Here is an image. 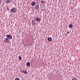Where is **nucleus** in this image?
I'll use <instances>...</instances> for the list:
<instances>
[{
    "label": "nucleus",
    "mask_w": 80,
    "mask_h": 80,
    "mask_svg": "<svg viewBox=\"0 0 80 80\" xmlns=\"http://www.w3.org/2000/svg\"><path fill=\"white\" fill-rule=\"evenodd\" d=\"M79 61L80 62V58L79 59Z\"/></svg>",
    "instance_id": "6ab92c4d"
},
{
    "label": "nucleus",
    "mask_w": 80,
    "mask_h": 80,
    "mask_svg": "<svg viewBox=\"0 0 80 80\" xmlns=\"http://www.w3.org/2000/svg\"><path fill=\"white\" fill-rule=\"evenodd\" d=\"M36 20H37V22H40V20H41V19H40V18H37L36 19Z\"/></svg>",
    "instance_id": "423d86ee"
},
{
    "label": "nucleus",
    "mask_w": 80,
    "mask_h": 80,
    "mask_svg": "<svg viewBox=\"0 0 80 80\" xmlns=\"http://www.w3.org/2000/svg\"><path fill=\"white\" fill-rule=\"evenodd\" d=\"M70 33V32H67L66 35H68V33Z\"/></svg>",
    "instance_id": "dca6fc26"
},
{
    "label": "nucleus",
    "mask_w": 80,
    "mask_h": 80,
    "mask_svg": "<svg viewBox=\"0 0 80 80\" xmlns=\"http://www.w3.org/2000/svg\"><path fill=\"white\" fill-rule=\"evenodd\" d=\"M72 27H73V26H72V24H71L69 25V28H72Z\"/></svg>",
    "instance_id": "9b49d317"
},
{
    "label": "nucleus",
    "mask_w": 80,
    "mask_h": 80,
    "mask_svg": "<svg viewBox=\"0 0 80 80\" xmlns=\"http://www.w3.org/2000/svg\"><path fill=\"white\" fill-rule=\"evenodd\" d=\"M18 57H19V60H22V58H21V57L20 56H18Z\"/></svg>",
    "instance_id": "4468645a"
},
{
    "label": "nucleus",
    "mask_w": 80,
    "mask_h": 80,
    "mask_svg": "<svg viewBox=\"0 0 80 80\" xmlns=\"http://www.w3.org/2000/svg\"><path fill=\"white\" fill-rule=\"evenodd\" d=\"M21 72H22V73H25V74H27V72L26 71H25L24 69L22 70Z\"/></svg>",
    "instance_id": "39448f33"
},
{
    "label": "nucleus",
    "mask_w": 80,
    "mask_h": 80,
    "mask_svg": "<svg viewBox=\"0 0 80 80\" xmlns=\"http://www.w3.org/2000/svg\"><path fill=\"white\" fill-rule=\"evenodd\" d=\"M2 2V1H1V0H0V4H1V3Z\"/></svg>",
    "instance_id": "f3484780"
},
{
    "label": "nucleus",
    "mask_w": 80,
    "mask_h": 80,
    "mask_svg": "<svg viewBox=\"0 0 80 80\" xmlns=\"http://www.w3.org/2000/svg\"><path fill=\"white\" fill-rule=\"evenodd\" d=\"M35 9L38 10V8H39V5H36L35 6Z\"/></svg>",
    "instance_id": "20e7f679"
},
{
    "label": "nucleus",
    "mask_w": 80,
    "mask_h": 80,
    "mask_svg": "<svg viewBox=\"0 0 80 80\" xmlns=\"http://www.w3.org/2000/svg\"><path fill=\"white\" fill-rule=\"evenodd\" d=\"M7 8V9L8 10H9V9L8 8Z\"/></svg>",
    "instance_id": "a211bd4d"
},
{
    "label": "nucleus",
    "mask_w": 80,
    "mask_h": 80,
    "mask_svg": "<svg viewBox=\"0 0 80 80\" xmlns=\"http://www.w3.org/2000/svg\"><path fill=\"white\" fill-rule=\"evenodd\" d=\"M16 8H14L13 9H11V12H13V13H14V12H16Z\"/></svg>",
    "instance_id": "7ed1b4c3"
},
{
    "label": "nucleus",
    "mask_w": 80,
    "mask_h": 80,
    "mask_svg": "<svg viewBox=\"0 0 80 80\" xmlns=\"http://www.w3.org/2000/svg\"><path fill=\"white\" fill-rule=\"evenodd\" d=\"M15 80H20V79L18 78H15Z\"/></svg>",
    "instance_id": "f8f14e48"
},
{
    "label": "nucleus",
    "mask_w": 80,
    "mask_h": 80,
    "mask_svg": "<svg viewBox=\"0 0 80 80\" xmlns=\"http://www.w3.org/2000/svg\"><path fill=\"white\" fill-rule=\"evenodd\" d=\"M4 42L6 43H8L10 42V40L7 38L4 39Z\"/></svg>",
    "instance_id": "f257e3e1"
},
{
    "label": "nucleus",
    "mask_w": 80,
    "mask_h": 80,
    "mask_svg": "<svg viewBox=\"0 0 80 80\" xmlns=\"http://www.w3.org/2000/svg\"><path fill=\"white\" fill-rule=\"evenodd\" d=\"M48 40L49 41V42H51L52 40V38H49L48 39Z\"/></svg>",
    "instance_id": "6e6552de"
},
{
    "label": "nucleus",
    "mask_w": 80,
    "mask_h": 80,
    "mask_svg": "<svg viewBox=\"0 0 80 80\" xmlns=\"http://www.w3.org/2000/svg\"><path fill=\"white\" fill-rule=\"evenodd\" d=\"M27 66H29L30 65V63L29 62H28L27 63Z\"/></svg>",
    "instance_id": "9d476101"
},
{
    "label": "nucleus",
    "mask_w": 80,
    "mask_h": 80,
    "mask_svg": "<svg viewBox=\"0 0 80 80\" xmlns=\"http://www.w3.org/2000/svg\"><path fill=\"white\" fill-rule=\"evenodd\" d=\"M32 25H34V22L33 21H32Z\"/></svg>",
    "instance_id": "2eb2a0df"
},
{
    "label": "nucleus",
    "mask_w": 80,
    "mask_h": 80,
    "mask_svg": "<svg viewBox=\"0 0 80 80\" xmlns=\"http://www.w3.org/2000/svg\"><path fill=\"white\" fill-rule=\"evenodd\" d=\"M7 38H8V39H12V36L10 35H7Z\"/></svg>",
    "instance_id": "f03ea898"
},
{
    "label": "nucleus",
    "mask_w": 80,
    "mask_h": 80,
    "mask_svg": "<svg viewBox=\"0 0 80 80\" xmlns=\"http://www.w3.org/2000/svg\"><path fill=\"white\" fill-rule=\"evenodd\" d=\"M10 2V0H7L6 2V3L7 4L9 3Z\"/></svg>",
    "instance_id": "1a4fd4ad"
},
{
    "label": "nucleus",
    "mask_w": 80,
    "mask_h": 80,
    "mask_svg": "<svg viewBox=\"0 0 80 80\" xmlns=\"http://www.w3.org/2000/svg\"><path fill=\"white\" fill-rule=\"evenodd\" d=\"M31 4L32 6H35V2H32Z\"/></svg>",
    "instance_id": "0eeeda50"
},
{
    "label": "nucleus",
    "mask_w": 80,
    "mask_h": 80,
    "mask_svg": "<svg viewBox=\"0 0 80 80\" xmlns=\"http://www.w3.org/2000/svg\"><path fill=\"white\" fill-rule=\"evenodd\" d=\"M72 80H77V78H73L72 79Z\"/></svg>",
    "instance_id": "ddd939ff"
}]
</instances>
